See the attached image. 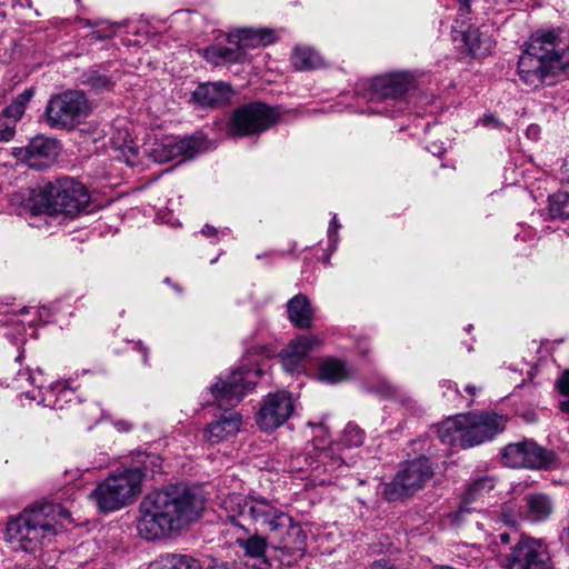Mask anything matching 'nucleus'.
<instances>
[{
  "mask_svg": "<svg viewBox=\"0 0 569 569\" xmlns=\"http://www.w3.org/2000/svg\"><path fill=\"white\" fill-rule=\"evenodd\" d=\"M202 234L203 236H207V237H214L219 233H221L222 236H226L227 233H229V229L228 228H224L223 230H217L214 227L210 226V224H206L202 230H201Z\"/></svg>",
  "mask_w": 569,
  "mask_h": 569,
  "instance_id": "de8ad7c7",
  "label": "nucleus"
},
{
  "mask_svg": "<svg viewBox=\"0 0 569 569\" xmlns=\"http://www.w3.org/2000/svg\"><path fill=\"white\" fill-rule=\"evenodd\" d=\"M7 14L4 11H0V21H3L6 19Z\"/></svg>",
  "mask_w": 569,
  "mask_h": 569,
  "instance_id": "052dcab7",
  "label": "nucleus"
},
{
  "mask_svg": "<svg viewBox=\"0 0 569 569\" xmlns=\"http://www.w3.org/2000/svg\"><path fill=\"white\" fill-rule=\"evenodd\" d=\"M318 343V339L313 336H301L291 341L280 355L283 369L289 373L303 371L309 352Z\"/></svg>",
  "mask_w": 569,
  "mask_h": 569,
  "instance_id": "6ab92c4d",
  "label": "nucleus"
},
{
  "mask_svg": "<svg viewBox=\"0 0 569 569\" xmlns=\"http://www.w3.org/2000/svg\"><path fill=\"white\" fill-rule=\"evenodd\" d=\"M288 318L299 329H309L312 326L313 310L307 296L299 293L287 303Z\"/></svg>",
  "mask_w": 569,
  "mask_h": 569,
  "instance_id": "5701e85b",
  "label": "nucleus"
},
{
  "mask_svg": "<svg viewBox=\"0 0 569 569\" xmlns=\"http://www.w3.org/2000/svg\"><path fill=\"white\" fill-rule=\"evenodd\" d=\"M120 159L129 167H134L139 163V151L134 147L127 146L121 150Z\"/></svg>",
  "mask_w": 569,
  "mask_h": 569,
  "instance_id": "37998d69",
  "label": "nucleus"
},
{
  "mask_svg": "<svg viewBox=\"0 0 569 569\" xmlns=\"http://www.w3.org/2000/svg\"><path fill=\"white\" fill-rule=\"evenodd\" d=\"M260 376L259 368L242 365L233 370L226 380L219 378L209 388V393L213 398L212 403H217L219 407L238 405L254 388Z\"/></svg>",
  "mask_w": 569,
  "mask_h": 569,
  "instance_id": "f8f14e48",
  "label": "nucleus"
},
{
  "mask_svg": "<svg viewBox=\"0 0 569 569\" xmlns=\"http://www.w3.org/2000/svg\"><path fill=\"white\" fill-rule=\"evenodd\" d=\"M498 122L499 121L493 116H485L482 119V123L486 127H496Z\"/></svg>",
  "mask_w": 569,
  "mask_h": 569,
  "instance_id": "603ef678",
  "label": "nucleus"
},
{
  "mask_svg": "<svg viewBox=\"0 0 569 569\" xmlns=\"http://www.w3.org/2000/svg\"><path fill=\"white\" fill-rule=\"evenodd\" d=\"M233 96L231 86L223 81L201 83L192 92V99L197 104L209 108L224 106Z\"/></svg>",
  "mask_w": 569,
  "mask_h": 569,
  "instance_id": "aec40b11",
  "label": "nucleus"
},
{
  "mask_svg": "<svg viewBox=\"0 0 569 569\" xmlns=\"http://www.w3.org/2000/svg\"><path fill=\"white\" fill-rule=\"evenodd\" d=\"M280 120L277 108L256 101L237 108L229 122V132L236 137L260 134Z\"/></svg>",
  "mask_w": 569,
  "mask_h": 569,
  "instance_id": "9b49d317",
  "label": "nucleus"
},
{
  "mask_svg": "<svg viewBox=\"0 0 569 569\" xmlns=\"http://www.w3.org/2000/svg\"><path fill=\"white\" fill-rule=\"evenodd\" d=\"M80 82L94 92L112 91L116 86V79L102 64L84 70L80 76Z\"/></svg>",
  "mask_w": 569,
  "mask_h": 569,
  "instance_id": "b1692460",
  "label": "nucleus"
},
{
  "mask_svg": "<svg viewBox=\"0 0 569 569\" xmlns=\"http://www.w3.org/2000/svg\"><path fill=\"white\" fill-rule=\"evenodd\" d=\"M560 30L537 32L518 60L520 80L532 88L547 82L555 69L569 68V38Z\"/></svg>",
  "mask_w": 569,
  "mask_h": 569,
  "instance_id": "f03ea898",
  "label": "nucleus"
},
{
  "mask_svg": "<svg viewBox=\"0 0 569 569\" xmlns=\"http://www.w3.org/2000/svg\"><path fill=\"white\" fill-rule=\"evenodd\" d=\"M90 196L86 187L71 178L46 183L36 196V206L50 216L74 218L87 210Z\"/></svg>",
  "mask_w": 569,
  "mask_h": 569,
  "instance_id": "39448f33",
  "label": "nucleus"
},
{
  "mask_svg": "<svg viewBox=\"0 0 569 569\" xmlns=\"http://www.w3.org/2000/svg\"><path fill=\"white\" fill-rule=\"evenodd\" d=\"M140 348H141L143 361L147 362V349L144 347H142V346Z\"/></svg>",
  "mask_w": 569,
  "mask_h": 569,
  "instance_id": "bf43d9fd",
  "label": "nucleus"
},
{
  "mask_svg": "<svg viewBox=\"0 0 569 569\" xmlns=\"http://www.w3.org/2000/svg\"><path fill=\"white\" fill-rule=\"evenodd\" d=\"M236 38L237 43L246 52L248 48H257L260 46H268L276 40V34L272 29H252L246 28L239 30Z\"/></svg>",
  "mask_w": 569,
  "mask_h": 569,
  "instance_id": "bb28decb",
  "label": "nucleus"
},
{
  "mask_svg": "<svg viewBox=\"0 0 569 569\" xmlns=\"http://www.w3.org/2000/svg\"><path fill=\"white\" fill-rule=\"evenodd\" d=\"M237 543L243 549L244 555L252 559H257L262 565H268L264 557L267 550V541L263 537L253 535L248 538H237Z\"/></svg>",
  "mask_w": 569,
  "mask_h": 569,
  "instance_id": "473e14b6",
  "label": "nucleus"
},
{
  "mask_svg": "<svg viewBox=\"0 0 569 569\" xmlns=\"http://www.w3.org/2000/svg\"><path fill=\"white\" fill-rule=\"evenodd\" d=\"M242 423L241 416L236 411L226 410L221 417L208 425L204 438L210 443H219L238 433Z\"/></svg>",
  "mask_w": 569,
  "mask_h": 569,
  "instance_id": "412c9836",
  "label": "nucleus"
},
{
  "mask_svg": "<svg viewBox=\"0 0 569 569\" xmlns=\"http://www.w3.org/2000/svg\"><path fill=\"white\" fill-rule=\"evenodd\" d=\"M0 6H4V2H0Z\"/></svg>",
  "mask_w": 569,
  "mask_h": 569,
  "instance_id": "774afa93",
  "label": "nucleus"
},
{
  "mask_svg": "<svg viewBox=\"0 0 569 569\" xmlns=\"http://www.w3.org/2000/svg\"><path fill=\"white\" fill-rule=\"evenodd\" d=\"M496 521L508 527H515L518 519V510L513 505H503L498 510L492 511Z\"/></svg>",
  "mask_w": 569,
  "mask_h": 569,
  "instance_id": "e433bc0d",
  "label": "nucleus"
},
{
  "mask_svg": "<svg viewBox=\"0 0 569 569\" xmlns=\"http://www.w3.org/2000/svg\"><path fill=\"white\" fill-rule=\"evenodd\" d=\"M70 513L59 503H43L24 510L7 525V537L14 548L26 552H36L50 542Z\"/></svg>",
  "mask_w": 569,
  "mask_h": 569,
  "instance_id": "7ed1b4c3",
  "label": "nucleus"
},
{
  "mask_svg": "<svg viewBox=\"0 0 569 569\" xmlns=\"http://www.w3.org/2000/svg\"><path fill=\"white\" fill-rule=\"evenodd\" d=\"M31 98L32 92L30 90H24L23 92L18 94L17 98L9 106L4 108L6 113L12 114L21 119L22 114L24 113L26 107L31 100Z\"/></svg>",
  "mask_w": 569,
  "mask_h": 569,
  "instance_id": "58836bf2",
  "label": "nucleus"
},
{
  "mask_svg": "<svg viewBox=\"0 0 569 569\" xmlns=\"http://www.w3.org/2000/svg\"><path fill=\"white\" fill-rule=\"evenodd\" d=\"M148 569H202V566L189 555L166 553L150 562Z\"/></svg>",
  "mask_w": 569,
  "mask_h": 569,
  "instance_id": "cd10ccee",
  "label": "nucleus"
},
{
  "mask_svg": "<svg viewBox=\"0 0 569 569\" xmlns=\"http://www.w3.org/2000/svg\"><path fill=\"white\" fill-rule=\"evenodd\" d=\"M413 84L408 72H393L378 76L370 81L369 102L373 103L371 112L395 117L407 108L406 93Z\"/></svg>",
  "mask_w": 569,
  "mask_h": 569,
  "instance_id": "6e6552de",
  "label": "nucleus"
},
{
  "mask_svg": "<svg viewBox=\"0 0 569 569\" xmlns=\"http://www.w3.org/2000/svg\"><path fill=\"white\" fill-rule=\"evenodd\" d=\"M81 415L83 420L89 423L88 429H91L93 425L102 419L103 410L98 403L91 402L81 409Z\"/></svg>",
  "mask_w": 569,
  "mask_h": 569,
  "instance_id": "a19ab883",
  "label": "nucleus"
},
{
  "mask_svg": "<svg viewBox=\"0 0 569 569\" xmlns=\"http://www.w3.org/2000/svg\"><path fill=\"white\" fill-rule=\"evenodd\" d=\"M92 112V103L82 90H66L50 97L44 108V121L54 130H73Z\"/></svg>",
  "mask_w": 569,
  "mask_h": 569,
  "instance_id": "0eeeda50",
  "label": "nucleus"
},
{
  "mask_svg": "<svg viewBox=\"0 0 569 569\" xmlns=\"http://www.w3.org/2000/svg\"><path fill=\"white\" fill-rule=\"evenodd\" d=\"M461 37L469 52L475 57L489 53L493 46L492 39L480 32L476 27L469 26L467 30L461 33Z\"/></svg>",
  "mask_w": 569,
  "mask_h": 569,
  "instance_id": "c85d7f7f",
  "label": "nucleus"
},
{
  "mask_svg": "<svg viewBox=\"0 0 569 569\" xmlns=\"http://www.w3.org/2000/svg\"><path fill=\"white\" fill-rule=\"evenodd\" d=\"M222 507L228 519L246 532L250 531L247 522L268 529L270 532H278L281 526L290 523V516L263 497L230 493L223 499Z\"/></svg>",
  "mask_w": 569,
  "mask_h": 569,
  "instance_id": "20e7f679",
  "label": "nucleus"
},
{
  "mask_svg": "<svg viewBox=\"0 0 569 569\" xmlns=\"http://www.w3.org/2000/svg\"><path fill=\"white\" fill-rule=\"evenodd\" d=\"M476 390L477 388L472 385H468L466 386V391L470 395V396H475L476 395Z\"/></svg>",
  "mask_w": 569,
  "mask_h": 569,
  "instance_id": "13d9d810",
  "label": "nucleus"
},
{
  "mask_svg": "<svg viewBox=\"0 0 569 569\" xmlns=\"http://www.w3.org/2000/svg\"><path fill=\"white\" fill-rule=\"evenodd\" d=\"M502 545H507L511 540V536L508 532H501L497 537Z\"/></svg>",
  "mask_w": 569,
  "mask_h": 569,
  "instance_id": "5fc2aeb1",
  "label": "nucleus"
},
{
  "mask_svg": "<svg viewBox=\"0 0 569 569\" xmlns=\"http://www.w3.org/2000/svg\"><path fill=\"white\" fill-rule=\"evenodd\" d=\"M20 118L6 113L3 109L0 113V142L10 141L16 132V126Z\"/></svg>",
  "mask_w": 569,
  "mask_h": 569,
  "instance_id": "c9c22d12",
  "label": "nucleus"
},
{
  "mask_svg": "<svg viewBox=\"0 0 569 569\" xmlns=\"http://www.w3.org/2000/svg\"><path fill=\"white\" fill-rule=\"evenodd\" d=\"M338 228H340V224L338 223L337 221V216L333 214L332 217V220H331V223H330V227L328 229V239L330 242H336L337 241V230Z\"/></svg>",
  "mask_w": 569,
  "mask_h": 569,
  "instance_id": "a18cd8bd",
  "label": "nucleus"
},
{
  "mask_svg": "<svg viewBox=\"0 0 569 569\" xmlns=\"http://www.w3.org/2000/svg\"><path fill=\"white\" fill-rule=\"evenodd\" d=\"M116 427L121 431H128L131 429V425L128 423L127 421H118L116 423Z\"/></svg>",
  "mask_w": 569,
  "mask_h": 569,
  "instance_id": "6e6d98bb",
  "label": "nucleus"
},
{
  "mask_svg": "<svg viewBox=\"0 0 569 569\" xmlns=\"http://www.w3.org/2000/svg\"><path fill=\"white\" fill-rule=\"evenodd\" d=\"M14 6L27 7V8L31 9L32 1L31 0H14Z\"/></svg>",
  "mask_w": 569,
  "mask_h": 569,
  "instance_id": "4d7b16f0",
  "label": "nucleus"
},
{
  "mask_svg": "<svg viewBox=\"0 0 569 569\" xmlns=\"http://www.w3.org/2000/svg\"><path fill=\"white\" fill-rule=\"evenodd\" d=\"M233 39V36L229 37V42L231 44L229 47L216 44L204 49L203 56L206 60L216 66L242 62L246 59L247 53Z\"/></svg>",
  "mask_w": 569,
  "mask_h": 569,
  "instance_id": "4be33fe9",
  "label": "nucleus"
},
{
  "mask_svg": "<svg viewBox=\"0 0 569 569\" xmlns=\"http://www.w3.org/2000/svg\"><path fill=\"white\" fill-rule=\"evenodd\" d=\"M291 63L296 70H311L322 66L321 57L309 47H296L291 54Z\"/></svg>",
  "mask_w": 569,
  "mask_h": 569,
  "instance_id": "2f4dec72",
  "label": "nucleus"
},
{
  "mask_svg": "<svg viewBox=\"0 0 569 569\" xmlns=\"http://www.w3.org/2000/svg\"><path fill=\"white\" fill-rule=\"evenodd\" d=\"M143 473L139 468L124 469L100 482L90 493L99 511H117L129 503L141 490Z\"/></svg>",
  "mask_w": 569,
  "mask_h": 569,
  "instance_id": "423d86ee",
  "label": "nucleus"
},
{
  "mask_svg": "<svg viewBox=\"0 0 569 569\" xmlns=\"http://www.w3.org/2000/svg\"><path fill=\"white\" fill-rule=\"evenodd\" d=\"M352 377L351 369L340 359L326 358L319 367V378L321 381L336 385Z\"/></svg>",
  "mask_w": 569,
  "mask_h": 569,
  "instance_id": "393cba45",
  "label": "nucleus"
},
{
  "mask_svg": "<svg viewBox=\"0 0 569 569\" xmlns=\"http://www.w3.org/2000/svg\"><path fill=\"white\" fill-rule=\"evenodd\" d=\"M525 500L528 518L533 522L546 520L553 510L551 499L545 493H530Z\"/></svg>",
  "mask_w": 569,
  "mask_h": 569,
  "instance_id": "c756f323",
  "label": "nucleus"
},
{
  "mask_svg": "<svg viewBox=\"0 0 569 569\" xmlns=\"http://www.w3.org/2000/svg\"><path fill=\"white\" fill-rule=\"evenodd\" d=\"M440 387L443 389L442 395L448 401L455 402L462 398L456 382L451 380H443L441 381Z\"/></svg>",
  "mask_w": 569,
  "mask_h": 569,
  "instance_id": "79ce46f5",
  "label": "nucleus"
},
{
  "mask_svg": "<svg viewBox=\"0 0 569 569\" xmlns=\"http://www.w3.org/2000/svg\"><path fill=\"white\" fill-rule=\"evenodd\" d=\"M14 381L19 388H23L24 382L41 388L44 383L43 372L40 368L33 370L30 367H26L17 372Z\"/></svg>",
  "mask_w": 569,
  "mask_h": 569,
  "instance_id": "f704fd0d",
  "label": "nucleus"
},
{
  "mask_svg": "<svg viewBox=\"0 0 569 569\" xmlns=\"http://www.w3.org/2000/svg\"><path fill=\"white\" fill-rule=\"evenodd\" d=\"M366 389L368 392L377 393L382 398L402 399L400 390L386 380L379 381L377 386L367 385Z\"/></svg>",
  "mask_w": 569,
  "mask_h": 569,
  "instance_id": "4c0bfd02",
  "label": "nucleus"
},
{
  "mask_svg": "<svg viewBox=\"0 0 569 569\" xmlns=\"http://www.w3.org/2000/svg\"><path fill=\"white\" fill-rule=\"evenodd\" d=\"M295 411V400L287 391L268 393L257 413L260 430L269 432L282 426Z\"/></svg>",
  "mask_w": 569,
  "mask_h": 569,
  "instance_id": "2eb2a0df",
  "label": "nucleus"
},
{
  "mask_svg": "<svg viewBox=\"0 0 569 569\" xmlns=\"http://www.w3.org/2000/svg\"><path fill=\"white\" fill-rule=\"evenodd\" d=\"M461 416L466 449L491 440L505 428L502 418L497 413L480 412Z\"/></svg>",
  "mask_w": 569,
  "mask_h": 569,
  "instance_id": "dca6fc26",
  "label": "nucleus"
},
{
  "mask_svg": "<svg viewBox=\"0 0 569 569\" xmlns=\"http://www.w3.org/2000/svg\"><path fill=\"white\" fill-rule=\"evenodd\" d=\"M559 537L561 542L566 547L567 551L569 552V511L566 519V523L563 525Z\"/></svg>",
  "mask_w": 569,
  "mask_h": 569,
  "instance_id": "49530a36",
  "label": "nucleus"
},
{
  "mask_svg": "<svg viewBox=\"0 0 569 569\" xmlns=\"http://www.w3.org/2000/svg\"><path fill=\"white\" fill-rule=\"evenodd\" d=\"M333 462H339L338 467H342V460L340 458H338L337 460H333Z\"/></svg>",
  "mask_w": 569,
  "mask_h": 569,
  "instance_id": "0e129e2a",
  "label": "nucleus"
},
{
  "mask_svg": "<svg viewBox=\"0 0 569 569\" xmlns=\"http://www.w3.org/2000/svg\"><path fill=\"white\" fill-rule=\"evenodd\" d=\"M198 141L193 138H166L156 142L150 150L154 162L164 163L176 159L192 158L198 151Z\"/></svg>",
  "mask_w": 569,
  "mask_h": 569,
  "instance_id": "f3484780",
  "label": "nucleus"
},
{
  "mask_svg": "<svg viewBox=\"0 0 569 569\" xmlns=\"http://www.w3.org/2000/svg\"><path fill=\"white\" fill-rule=\"evenodd\" d=\"M556 388L560 395L569 398V369L565 370L557 379Z\"/></svg>",
  "mask_w": 569,
  "mask_h": 569,
  "instance_id": "c03bdc74",
  "label": "nucleus"
},
{
  "mask_svg": "<svg viewBox=\"0 0 569 569\" xmlns=\"http://www.w3.org/2000/svg\"><path fill=\"white\" fill-rule=\"evenodd\" d=\"M561 178L569 183V157L565 160L561 167Z\"/></svg>",
  "mask_w": 569,
  "mask_h": 569,
  "instance_id": "3c124183",
  "label": "nucleus"
},
{
  "mask_svg": "<svg viewBox=\"0 0 569 569\" xmlns=\"http://www.w3.org/2000/svg\"><path fill=\"white\" fill-rule=\"evenodd\" d=\"M461 420L462 416L457 415L446 419L438 426V436L442 443L466 449Z\"/></svg>",
  "mask_w": 569,
  "mask_h": 569,
  "instance_id": "a878e982",
  "label": "nucleus"
},
{
  "mask_svg": "<svg viewBox=\"0 0 569 569\" xmlns=\"http://www.w3.org/2000/svg\"><path fill=\"white\" fill-rule=\"evenodd\" d=\"M368 569H395L393 566L388 565V562L383 560H377L372 562Z\"/></svg>",
  "mask_w": 569,
  "mask_h": 569,
  "instance_id": "8fccbe9b",
  "label": "nucleus"
},
{
  "mask_svg": "<svg viewBox=\"0 0 569 569\" xmlns=\"http://www.w3.org/2000/svg\"><path fill=\"white\" fill-rule=\"evenodd\" d=\"M496 487V479L492 476H479L470 480L465 490L462 502L468 505L483 498Z\"/></svg>",
  "mask_w": 569,
  "mask_h": 569,
  "instance_id": "7c9ffc66",
  "label": "nucleus"
},
{
  "mask_svg": "<svg viewBox=\"0 0 569 569\" xmlns=\"http://www.w3.org/2000/svg\"><path fill=\"white\" fill-rule=\"evenodd\" d=\"M23 358V353H20L18 357H17V361L18 362H21V359Z\"/></svg>",
  "mask_w": 569,
  "mask_h": 569,
  "instance_id": "338daca9",
  "label": "nucleus"
},
{
  "mask_svg": "<svg viewBox=\"0 0 569 569\" xmlns=\"http://www.w3.org/2000/svg\"><path fill=\"white\" fill-rule=\"evenodd\" d=\"M507 569H552L547 545L527 536L518 538L505 557Z\"/></svg>",
  "mask_w": 569,
  "mask_h": 569,
  "instance_id": "ddd939ff",
  "label": "nucleus"
},
{
  "mask_svg": "<svg viewBox=\"0 0 569 569\" xmlns=\"http://www.w3.org/2000/svg\"><path fill=\"white\" fill-rule=\"evenodd\" d=\"M59 143L56 139L37 136L23 150V160L30 168L43 169L58 156Z\"/></svg>",
  "mask_w": 569,
  "mask_h": 569,
  "instance_id": "a211bd4d",
  "label": "nucleus"
},
{
  "mask_svg": "<svg viewBox=\"0 0 569 569\" xmlns=\"http://www.w3.org/2000/svg\"><path fill=\"white\" fill-rule=\"evenodd\" d=\"M432 468L428 458L420 457L402 463L393 479L383 487V498L398 501L415 495L432 477Z\"/></svg>",
  "mask_w": 569,
  "mask_h": 569,
  "instance_id": "1a4fd4ad",
  "label": "nucleus"
},
{
  "mask_svg": "<svg viewBox=\"0 0 569 569\" xmlns=\"http://www.w3.org/2000/svg\"><path fill=\"white\" fill-rule=\"evenodd\" d=\"M92 38H94V39H97V40L102 39V37H101V36H99V34H98V33H96V32H93V33H92Z\"/></svg>",
  "mask_w": 569,
  "mask_h": 569,
  "instance_id": "e2e57ef3",
  "label": "nucleus"
},
{
  "mask_svg": "<svg viewBox=\"0 0 569 569\" xmlns=\"http://www.w3.org/2000/svg\"><path fill=\"white\" fill-rule=\"evenodd\" d=\"M365 441V432L353 423H348L343 430V443L349 447H359Z\"/></svg>",
  "mask_w": 569,
  "mask_h": 569,
  "instance_id": "ea45409f",
  "label": "nucleus"
},
{
  "mask_svg": "<svg viewBox=\"0 0 569 569\" xmlns=\"http://www.w3.org/2000/svg\"><path fill=\"white\" fill-rule=\"evenodd\" d=\"M549 214L551 219H569V193L559 191L549 197Z\"/></svg>",
  "mask_w": 569,
  "mask_h": 569,
  "instance_id": "72a5a7b5",
  "label": "nucleus"
},
{
  "mask_svg": "<svg viewBox=\"0 0 569 569\" xmlns=\"http://www.w3.org/2000/svg\"><path fill=\"white\" fill-rule=\"evenodd\" d=\"M501 460L505 466L510 468L532 470H553L560 466L555 451L528 439L507 445L501 451Z\"/></svg>",
  "mask_w": 569,
  "mask_h": 569,
  "instance_id": "9d476101",
  "label": "nucleus"
},
{
  "mask_svg": "<svg viewBox=\"0 0 569 569\" xmlns=\"http://www.w3.org/2000/svg\"><path fill=\"white\" fill-rule=\"evenodd\" d=\"M459 3V14L460 17H466L471 12V1L472 0H456Z\"/></svg>",
  "mask_w": 569,
  "mask_h": 569,
  "instance_id": "09e8293b",
  "label": "nucleus"
},
{
  "mask_svg": "<svg viewBox=\"0 0 569 569\" xmlns=\"http://www.w3.org/2000/svg\"><path fill=\"white\" fill-rule=\"evenodd\" d=\"M204 509L206 498L198 487L174 483L154 490L139 503L138 533L149 541L169 538L199 520Z\"/></svg>",
  "mask_w": 569,
  "mask_h": 569,
  "instance_id": "f257e3e1",
  "label": "nucleus"
},
{
  "mask_svg": "<svg viewBox=\"0 0 569 569\" xmlns=\"http://www.w3.org/2000/svg\"><path fill=\"white\" fill-rule=\"evenodd\" d=\"M164 282H166L167 284L171 286V287H172V284H173V283H171V280H170L169 278H166V279H164Z\"/></svg>",
  "mask_w": 569,
  "mask_h": 569,
  "instance_id": "69168bd1",
  "label": "nucleus"
},
{
  "mask_svg": "<svg viewBox=\"0 0 569 569\" xmlns=\"http://www.w3.org/2000/svg\"><path fill=\"white\" fill-rule=\"evenodd\" d=\"M172 288H173L176 291H178V292H181V291H182V290H181V288H180L178 284H176V283H174V284H172Z\"/></svg>",
  "mask_w": 569,
  "mask_h": 569,
  "instance_id": "680f3d73",
  "label": "nucleus"
},
{
  "mask_svg": "<svg viewBox=\"0 0 569 569\" xmlns=\"http://www.w3.org/2000/svg\"><path fill=\"white\" fill-rule=\"evenodd\" d=\"M274 558L281 566L293 567L305 556L307 550V536L302 527L290 517V523L281 526L278 532H272Z\"/></svg>",
  "mask_w": 569,
  "mask_h": 569,
  "instance_id": "4468645a",
  "label": "nucleus"
},
{
  "mask_svg": "<svg viewBox=\"0 0 569 569\" xmlns=\"http://www.w3.org/2000/svg\"><path fill=\"white\" fill-rule=\"evenodd\" d=\"M559 410L563 413L569 415V398H567L566 400L559 401Z\"/></svg>",
  "mask_w": 569,
  "mask_h": 569,
  "instance_id": "864d4df0",
  "label": "nucleus"
}]
</instances>
